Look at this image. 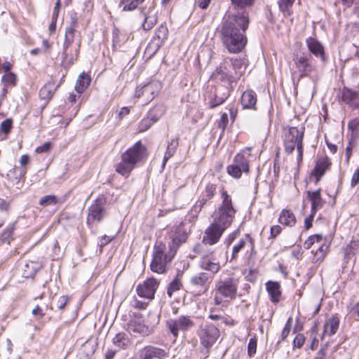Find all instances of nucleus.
I'll return each mask as SVG.
<instances>
[{
	"instance_id": "nucleus-1",
	"label": "nucleus",
	"mask_w": 359,
	"mask_h": 359,
	"mask_svg": "<svg viewBox=\"0 0 359 359\" xmlns=\"http://www.w3.org/2000/svg\"><path fill=\"white\" fill-rule=\"evenodd\" d=\"M248 24V15L245 12L224 17L219 33L224 46L229 53H240L245 47L248 39L245 34Z\"/></svg>"
},
{
	"instance_id": "nucleus-2",
	"label": "nucleus",
	"mask_w": 359,
	"mask_h": 359,
	"mask_svg": "<svg viewBox=\"0 0 359 359\" xmlns=\"http://www.w3.org/2000/svg\"><path fill=\"white\" fill-rule=\"evenodd\" d=\"M222 204L212 214V222L226 229L231 225L236 210L233 205L231 197L226 191L222 192Z\"/></svg>"
},
{
	"instance_id": "nucleus-3",
	"label": "nucleus",
	"mask_w": 359,
	"mask_h": 359,
	"mask_svg": "<svg viewBox=\"0 0 359 359\" xmlns=\"http://www.w3.org/2000/svg\"><path fill=\"white\" fill-rule=\"evenodd\" d=\"M78 26V18L76 13L71 15L69 25L65 29V41L62 49V62L67 66H71L74 61L77 60L79 53L80 42L74 49V53L69 52V48L72 46L74 40L76 28Z\"/></svg>"
},
{
	"instance_id": "nucleus-4",
	"label": "nucleus",
	"mask_w": 359,
	"mask_h": 359,
	"mask_svg": "<svg viewBox=\"0 0 359 359\" xmlns=\"http://www.w3.org/2000/svg\"><path fill=\"white\" fill-rule=\"evenodd\" d=\"M317 71L316 61L309 53L294 54L292 57V75L299 79L309 76Z\"/></svg>"
},
{
	"instance_id": "nucleus-5",
	"label": "nucleus",
	"mask_w": 359,
	"mask_h": 359,
	"mask_svg": "<svg viewBox=\"0 0 359 359\" xmlns=\"http://www.w3.org/2000/svg\"><path fill=\"white\" fill-rule=\"evenodd\" d=\"M165 245L162 243H156L154 246L153 259L150 264V269L153 272L158 273H165L167 264L171 261L173 255L164 253Z\"/></svg>"
},
{
	"instance_id": "nucleus-6",
	"label": "nucleus",
	"mask_w": 359,
	"mask_h": 359,
	"mask_svg": "<svg viewBox=\"0 0 359 359\" xmlns=\"http://www.w3.org/2000/svg\"><path fill=\"white\" fill-rule=\"evenodd\" d=\"M201 343L204 346L202 350L205 356L209 353V348L215 343L219 336V330L212 324L202 327L198 333Z\"/></svg>"
},
{
	"instance_id": "nucleus-7",
	"label": "nucleus",
	"mask_w": 359,
	"mask_h": 359,
	"mask_svg": "<svg viewBox=\"0 0 359 359\" xmlns=\"http://www.w3.org/2000/svg\"><path fill=\"white\" fill-rule=\"evenodd\" d=\"M238 287V280L228 277L220 280L216 285L217 293L224 298L232 300L236 297Z\"/></svg>"
},
{
	"instance_id": "nucleus-8",
	"label": "nucleus",
	"mask_w": 359,
	"mask_h": 359,
	"mask_svg": "<svg viewBox=\"0 0 359 359\" xmlns=\"http://www.w3.org/2000/svg\"><path fill=\"white\" fill-rule=\"evenodd\" d=\"M194 325V322L190 316H181L176 319H170L166 323V326L175 338L177 337L180 331H187Z\"/></svg>"
},
{
	"instance_id": "nucleus-9",
	"label": "nucleus",
	"mask_w": 359,
	"mask_h": 359,
	"mask_svg": "<svg viewBox=\"0 0 359 359\" xmlns=\"http://www.w3.org/2000/svg\"><path fill=\"white\" fill-rule=\"evenodd\" d=\"M29 158H20V166L15 165L13 170L7 174L8 182L13 187L19 189L24 183V175L26 172L25 166L29 163Z\"/></svg>"
},
{
	"instance_id": "nucleus-10",
	"label": "nucleus",
	"mask_w": 359,
	"mask_h": 359,
	"mask_svg": "<svg viewBox=\"0 0 359 359\" xmlns=\"http://www.w3.org/2000/svg\"><path fill=\"white\" fill-rule=\"evenodd\" d=\"M161 88V83L158 81H152L135 90V97H143V102H151L159 93Z\"/></svg>"
},
{
	"instance_id": "nucleus-11",
	"label": "nucleus",
	"mask_w": 359,
	"mask_h": 359,
	"mask_svg": "<svg viewBox=\"0 0 359 359\" xmlns=\"http://www.w3.org/2000/svg\"><path fill=\"white\" fill-rule=\"evenodd\" d=\"M168 27L165 25L161 24L158 26L156 30L154 36L149 43L146 49L147 51L151 55L155 54L168 39Z\"/></svg>"
},
{
	"instance_id": "nucleus-12",
	"label": "nucleus",
	"mask_w": 359,
	"mask_h": 359,
	"mask_svg": "<svg viewBox=\"0 0 359 359\" xmlns=\"http://www.w3.org/2000/svg\"><path fill=\"white\" fill-rule=\"evenodd\" d=\"M105 203L106 199L103 197H100L89 207L87 218V223L88 224L95 221L100 222L102 220L105 213Z\"/></svg>"
},
{
	"instance_id": "nucleus-13",
	"label": "nucleus",
	"mask_w": 359,
	"mask_h": 359,
	"mask_svg": "<svg viewBox=\"0 0 359 359\" xmlns=\"http://www.w3.org/2000/svg\"><path fill=\"white\" fill-rule=\"evenodd\" d=\"M168 357V350L153 345H148L140 350L138 359H167Z\"/></svg>"
},
{
	"instance_id": "nucleus-14",
	"label": "nucleus",
	"mask_w": 359,
	"mask_h": 359,
	"mask_svg": "<svg viewBox=\"0 0 359 359\" xmlns=\"http://www.w3.org/2000/svg\"><path fill=\"white\" fill-rule=\"evenodd\" d=\"M158 283L154 278H149L137 286L136 291L140 297L151 300L154 297V294L158 288Z\"/></svg>"
},
{
	"instance_id": "nucleus-15",
	"label": "nucleus",
	"mask_w": 359,
	"mask_h": 359,
	"mask_svg": "<svg viewBox=\"0 0 359 359\" xmlns=\"http://www.w3.org/2000/svg\"><path fill=\"white\" fill-rule=\"evenodd\" d=\"M331 162L329 158H318L316 161L315 166L310 173L309 179L317 184L326 171L330 169Z\"/></svg>"
},
{
	"instance_id": "nucleus-16",
	"label": "nucleus",
	"mask_w": 359,
	"mask_h": 359,
	"mask_svg": "<svg viewBox=\"0 0 359 359\" xmlns=\"http://www.w3.org/2000/svg\"><path fill=\"white\" fill-rule=\"evenodd\" d=\"M226 229L212 222L205 229L203 237V242L208 245L217 243Z\"/></svg>"
},
{
	"instance_id": "nucleus-17",
	"label": "nucleus",
	"mask_w": 359,
	"mask_h": 359,
	"mask_svg": "<svg viewBox=\"0 0 359 359\" xmlns=\"http://www.w3.org/2000/svg\"><path fill=\"white\" fill-rule=\"evenodd\" d=\"M140 15L144 18L142 27L145 31L151 29L157 23L158 16L154 13V6L140 8Z\"/></svg>"
},
{
	"instance_id": "nucleus-18",
	"label": "nucleus",
	"mask_w": 359,
	"mask_h": 359,
	"mask_svg": "<svg viewBox=\"0 0 359 359\" xmlns=\"http://www.w3.org/2000/svg\"><path fill=\"white\" fill-rule=\"evenodd\" d=\"M226 170L229 175L239 178L242 172H248L249 164L246 158H233V162L227 166Z\"/></svg>"
},
{
	"instance_id": "nucleus-19",
	"label": "nucleus",
	"mask_w": 359,
	"mask_h": 359,
	"mask_svg": "<svg viewBox=\"0 0 359 359\" xmlns=\"http://www.w3.org/2000/svg\"><path fill=\"white\" fill-rule=\"evenodd\" d=\"M212 75L216 79L227 82L229 84L232 83L236 80V76L225 60L215 69Z\"/></svg>"
},
{
	"instance_id": "nucleus-20",
	"label": "nucleus",
	"mask_w": 359,
	"mask_h": 359,
	"mask_svg": "<svg viewBox=\"0 0 359 359\" xmlns=\"http://www.w3.org/2000/svg\"><path fill=\"white\" fill-rule=\"evenodd\" d=\"M309 53L313 54L316 57H320L322 62H325L326 56L324 47L320 41L313 37H309L306 40Z\"/></svg>"
},
{
	"instance_id": "nucleus-21",
	"label": "nucleus",
	"mask_w": 359,
	"mask_h": 359,
	"mask_svg": "<svg viewBox=\"0 0 359 359\" xmlns=\"http://www.w3.org/2000/svg\"><path fill=\"white\" fill-rule=\"evenodd\" d=\"M230 91L226 86H219L216 88L214 97L209 102V107L211 109L223 104L229 97Z\"/></svg>"
},
{
	"instance_id": "nucleus-22",
	"label": "nucleus",
	"mask_w": 359,
	"mask_h": 359,
	"mask_svg": "<svg viewBox=\"0 0 359 359\" xmlns=\"http://www.w3.org/2000/svg\"><path fill=\"white\" fill-rule=\"evenodd\" d=\"M172 243L170 245V250L175 252L177 248L187 238V233H185L183 226L181 225L174 227L171 233Z\"/></svg>"
},
{
	"instance_id": "nucleus-23",
	"label": "nucleus",
	"mask_w": 359,
	"mask_h": 359,
	"mask_svg": "<svg viewBox=\"0 0 359 359\" xmlns=\"http://www.w3.org/2000/svg\"><path fill=\"white\" fill-rule=\"evenodd\" d=\"M212 280V275L205 272H200L191 278L190 283L195 287H201L206 290Z\"/></svg>"
},
{
	"instance_id": "nucleus-24",
	"label": "nucleus",
	"mask_w": 359,
	"mask_h": 359,
	"mask_svg": "<svg viewBox=\"0 0 359 359\" xmlns=\"http://www.w3.org/2000/svg\"><path fill=\"white\" fill-rule=\"evenodd\" d=\"M250 244L251 248V254H255V242L252 237L249 234H246L245 238H241L238 243L235 244L232 248L231 259H236L238 254L244 247L248 244Z\"/></svg>"
},
{
	"instance_id": "nucleus-25",
	"label": "nucleus",
	"mask_w": 359,
	"mask_h": 359,
	"mask_svg": "<svg viewBox=\"0 0 359 359\" xmlns=\"http://www.w3.org/2000/svg\"><path fill=\"white\" fill-rule=\"evenodd\" d=\"M343 101L354 108H359V91L344 88L342 91Z\"/></svg>"
},
{
	"instance_id": "nucleus-26",
	"label": "nucleus",
	"mask_w": 359,
	"mask_h": 359,
	"mask_svg": "<svg viewBox=\"0 0 359 359\" xmlns=\"http://www.w3.org/2000/svg\"><path fill=\"white\" fill-rule=\"evenodd\" d=\"M199 266L203 270L208 271V273L212 276L220 269L219 263L210 259L208 256L201 258L199 262Z\"/></svg>"
},
{
	"instance_id": "nucleus-27",
	"label": "nucleus",
	"mask_w": 359,
	"mask_h": 359,
	"mask_svg": "<svg viewBox=\"0 0 359 359\" xmlns=\"http://www.w3.org/2000/svg\"><path fill=\"white\" fill-rule=\"evenodd\" d=\"M137 158H121V162L116 164V170L122 175H128L135 167Z\"/></svg>"
},
{
	"instance_id": "nucleus-28",
	"label": "nucleus",
	"mask_w": 359,
	"mask_h": 359,
	"mask_svg": "<svg viewBox=\"0 0 359 359\" xmlns=\"http://www.w3.org/2000/svg\"><path fill=\"white\" fill-rule=\"evenodd\" d=\"M128 330L142 335H148L149 333V327L140 318L130 320L128 324Z\"/></svg>"
},
{
	"instance_id": "nucleus-29",
	"label": "nucleus",
	"mask_w": 359,
	"mask_h": 359,
	"mask_svg": "<svg viewBox=\"0 0 359 359\" xmlns=\"http://www.w3.org/2000/svg\"><path fill=\"white\" fill-rule=\"evenodd\" d=\"M241 102L243 109H255L257 95L253 90H247L243 92Z\"/></svg>"
},
{
	"instance_id": "nucleus-30",
	"label": "nucleus",
	"mask_w": 359,
	"mask_h": 359,
	"mask_svg": "<svg viewBox=\"0 0 359 359\" xmlns=\"http://www.w3.org/2000/svg\"><path fill=\"white\" fill-rule=\"evenodd\" d=\"M307 195L311 202V212L315 214L325 203L320 196V189L314 191H308Z\"/></svg>"
},
{
	"instance_id": "nucleus-31",
	"label": "nucleus",
	"mask_w": 359,
	"mask_h": 359,
	"mask_svg": "<svg viewBox=\"0 0 359 359\" xmlns=\"http://www.w3.org/2000/svg\"><path fill=\"white\" fill-rule=\"evenodd\" d=\"M339 318L337 316H332L324 324L323 334L329 336L336 334L339 326Z\"/></svg>"
},
{
	"instance_id": "nucleus-32",
	"label": "nucleus",
	"mask_w": 359,
	"mask_h": 359,
	"mask_svg": "<svg viewBox=\"0 0 359 359\" xmlns=\"http://www.w3.org/2000/svg\"><path fill=\"white\" fill-rule=\"evenodd\" d=\"M266 290L270 295L271 301L277 303L280 301L281 292L280 285L278 282L269 281L266 284Z\"/></svg>"
},
{
	"instance_id": "nucleus-33",
	"label": "nucleus",
	"mask_w": 359,
	"mask_h": 359,
	"mask_svg": "<svg viewBox=\"0 0 359 359\" xmlns=\"http://www.w3.org/2000/svg\"><path fill=\"white\" fill-rule=\"evenodd\" d=\"M216 191V185L213 184H208L205 187L203 198L197 202L195 208H199V210L205 205L206 202L211 199Z\"/></svg>"
},
{
	"instance_id": "nucleus-34",
	"label": "nucleus",
	"mask_w": 359,
	"mask_h": 359,
	"mask_svg": "<svg viewBox=\"0 0 359 359\" xmlns=\"http://www.w3.org/2000/svg\"><path fill=\"white\" fill-rule=\"evenodd\" d=\"M124 155L126 157H144L147 155L146 148L142 144L140 141L136 142L134 146L126 150ZM122 157H125L122 156Z\"/></svg>"
},
{
	"instance_id": "nucleus-35",
	"label": "nucleus",
	"mask_w": 359,
	"mask_h": 359,
	"mask_svg": "<svg viewBox=\"0 0 359 359\" xmlns=\"http://www.w3.org/2000/svg\"><path fill=\"white\" fill-rule=\"evenodd\" d=\"M304 130V128H302V130H299L296 127H290L285 133V142H297V143L302 142Z\"/></svg>"
},
{
	"instance_id": "nucleus-36",
	"label": "nucleus",
	"mask_w": 359,
	"mask_h": 359,
	"mask_svg": "<svg viewBox=\"0 0 359 359\" xmlns=\"http://www.w3.org/2000/svg\"><path fill=\"white\" fill-rule=\"evenodd\" d=\"M91 82V78L90 76L83 72L81 74L76 81V85H75V90L79 93H83L86 88L90 85Z\"/></svg>"
},
{
	"instance_id": "nucleus-37",
	"label": "nucleus",
	"mask_w": 359,
	"mask_h": 359,
	"mask_svg": "<svg viewBox=\"0 0 359 359\" xmlns=\"http://www.w3.org/2000/svg\"><path fill=\"white\" fill-rule=\"evenodd\" d=\"M113 343L120 348L126 349L130 345L128 335L125 332H120L116 334L113 339Z\"/></svg>"
},
{
	"instance_id": "nucleus-38",
	"label": "nucleus",
	"mask_w": 359,
	"mask_h": 359,
	"mask_svg": "<svg viewBox=\"0 0 359 359\" xmlns=\"http://www.w3.org/2000/svg\"><path fill=\"white\" fill-rule=\"evenodd\" d=\"M285 151L287 155H290L292 151L297 149V157H302L303 146L302 142L297 143V142H284Z\"/></svg>"
},
{
	"instance_id": "nucleus-39",
	"label": "nucleus",
	"mask_w": 359,
	"mask_h": 359,
	"mask_svg": "<svg viewBox=\"0 0 359 359\" xmlns=\"http://www.w3.org/2000/svg\"><path fill=\"white\" fill-rule=\"evenodd\" d=\"M278 221L282 224L290 226L294 225L296 223V219L294 214L288 210H282L278 218Z\"/></svg>"
},
{
	"instance_id": "nucleus-40",
	"label": "nucleus",
	"mask_w": 359,
	"mask_h": 359,
	"mask_svg": "<svg viewBox=\"0 0 359 359\" xmlns=\"http://www.w3.org/2000/svg\"><path fill=\"white\" fill-rule=\"evenodd\" d=\"M144 0H120L119 6L123 11H133L142 5Z\"/></svg>"
},
{
	"instance_id": "nucleus-41",
	"label": "nucleus",
	"mask_w": 359,
	"mask_h": 359,
	"mask_svg": "<svg viewBox=\"0 0 359 359\" xmlns=\"http://www.w3.org/2000/svg\"><path fill=\"white\" fill-rule=\"evenodd\" d=\"M224 60L231 68L233 74L237 77L241 74L240 70L243 66V60L241 58H226Z\"/></svg>"
},
{
	"instance_id": "nucleus-42",
	"label": "nucleus",
	"mask_w": 359,
	"mask_h": 359,
	"mask_svg": "<svg viewBox=\"0 0 359 359\" xmlns=\"http://www.w3.org/2000/svg\"><path fill=\"white\" fill-rule=\"evenodd\" d=\"M165 109L163 106L158 105L152 108L147 114V116L154 123L157 122L164 114Z\"/></svg>"
},
{
	"instance_id": "nucleus-43",
	"label": "nucleus",
	"mask_w": 359,
	"mask_h": 359,
	"mask_svg": "<svg viewBox=\"0 0 359 359\" xmlns=\"http://www.w3.org/2000/svg\"><path fill=\"white\" fill-rule=\"evenodd\" d=\"M60 202V199L55 195H46L41 198L39 205L42 207L53 206Z\"/></svg>"
},
{
	"instance_id": "nucleus-44",
	"label": "nucleus",
	"mask_w": 359,
	"mask_h": 359,
	"mask_svg": "<svg viewBox=\"0 0 359 359\" xmlns=\"http://www.w3.org/2000/svg\"><path fill=\"white\" fill-rule=\"evenodd\" d=\"M359 246L358 241H351L344 248V258L346 261L355 255Z\"/></svg>"
},
{
	"instance_id": "nucleus-45",
	"label": "nucleus",
	"mask_w": 359,
	"mask_h": 359,
	"mask_svg": "<svg viewBox=\"0 0 359 359\" xmlns=\"http://www.w3.org/2000/svg\"><path fill=\"white\" fill-rule=\"evenodd\" d=\"M39 264L34 262H29L25 264L24 276L26 278L34 276L39 269Z\"/></svg>"
},
{
	"instance_id": "nucleus-46",
	"label": "nucleus",
	"mask_w": 359,
	"mask_h": 359,
	"mask_svg": "<svg viewBox=\"0 0 359 359\" xmlns=\"http://www.w3.org/2000/svg\"><path fill=\"white\" fill-rule=\"evenodd\" d=\"M178 146V140L177 138L172 139L168 142L167 150L164 157H172L176 153Z\"/></svg>"
},
{
	"instance_id": "nucleus-47",
	"label": "nucleus",
	"mask_w": 359,
	"mask_h": 359,
	"mask_svg": "<svg viewBox=\"0 0 359 359\" xmlns=\"http://www.w3.org/2000/svg\"><path fill=\"white\" fill-rule=\"evenodd\" d=\"M323 241V236L320 234L313 235L304 242V248L310 249L316 243H319Z\"/></svg>"
},
{
	"instance_id": "nucleus-48",
	"label": "nucleus",
	"mask_w": 359,
	"mask_h": 359,
	"mask_svg": "<svg viewBox=\"0 0 359 359\" xmlns=\"http://www.w3.org/2000/svg\"><path fill=\"white\" fill-rule=\"evenodd\" d=\"M182 283L180 280L176 277L169 285L167 290V293L169 297H172L174 292L177 291L180 289Z\"/></svg>"
},
{
	"instance_id": "nucleus-49",
	"label": "nucleus",
	"mask_w": 359,
	"mask_h": 359,
	"mask_svg": "<svg viewBox=\"0 0 359 359\" xmlns=\"http://www.w3.org/2000/svg\"><path fill=\"white\" fill-rule=\"evenodd\" d=\"M16 80V76L11 72L6 73L2 77V81L5 86H15Z\"/></svg>"
},
{
	"instance_id": "nucleus-50",
	"label": "nucleus",
	"mask_w": 359,
	"mask_h": 359,
	"mask_svg": "<svg viewBox=\"0 0 359 359\" xmlns=\"http://www.w3.org/2000/svg\"><path fill=\"white\" fill-rule=\"evenodd\" d=\"M294 0H279L278 6L280 10L283 13H289L292 7Z\"/></svg>"
},
{
	"instance_id": "nucleus-51",
	"label": "nucleus",
	"mask_w": 359,
	"mask_h": 359,
	"mask_svg": "<svg viewBox=\"0 0 359 359\" xmlns=\"http://www.w3.org/2000/svg\"><path fill=\"white\" fill-rule=\"evenodd\" d=\"M154 123L147 116L144 118L139 124V131L144 132L147 130Z\"/></svg>"
},
{
	"instance_id": "nucleus-52",
	"label": "nucleus",
	"mask_w": 359,
	"mask_h": 359,
	"mask_svg": "<svg viewBox=\"0 0 359 359\" xmlns=\"http://www.w3.org/2000/svg\"><path fill=\"white\" fill-rule=\"evenodd\" d=\"M13 121L11 118H6L4 120L0 126V132L7 135L10 133L11 129L12 128Z\"/></svg>"
},
{
	"instance_id": "nucleus-53",
	"label": "nucleus",
	"mask_w": 359,
	"mask_h": 359,
	"mask_svg": "<svg viewBox=\"0 0 359 359\" xmlns=\"http://www.w3.org/2000/svg\"><path fill=\"white\" fill-rule=\"evenodd\" d=\"M359 126V121L357 119H353L348 124V128L351 130V137H355L357 138L358 135V128Z\"/></svg>"
},
{
	"instance_id": "nucleus-54",
	"label": "nucleus",
	"mask_w": 359,
	"mask_h": 359,
	"mask_svg": "<svg viewBox=\"0 0 359 359\" xmlns=\"http://www.w3.org/2000/svg\"><path fill=\"white\" fill-rule=\"evenodd\" d=\"M254 1L255 0H231L233 6L241 8L251 6L254 4Z\"/></svg>"
},
{
	"instance_id": "nucleus-55",
	"label": "nucleus",
	"mask_w": 359,
	"mask_h": 359,
	"mask_svg": "<svg viewBox=\"0 0 359 359\" xmlns=\"http://www.w3.org/2000/svg\"><path fill=\"white\" fill-rule=\"evenodd\" d=\"M357 145V138L355 137H350L348 140V145L346 148V157H350L351 155L352 149L356 147Z\"/></svg>"
},
{
	"instance_id": "nucleus-56",
	"label": "nucleus",
	"mask_w": 359,
	"mask_h": 359,
	"mask_svg": "<svg viewBox=\"0 0 359 359\" xmlns=\"http://www.w3.org/2000/svg\"><path fill=\"white\" fill-rule=\"evenodd\" d=\"M305 341V337L302 334H298L293 340L294 347L300 348L302 347Z\"/></svg>"
},
{
	"instance_id": "nucleus-57",
	"label": "nucleus",
	"mask_w": 359,
	"mask_h": 359,
	"mask_svg": "<svg viewBox=\"0 0 359 359\" xmlns=\"http://www.w3.org/2000/svg\"><path fill=\"white\" fill-rule=\"evenodd\" d=\"M39 95L42 99H50L53 96V93L48 89L47 86H44L39 91Z\"/></svg>"
},
{
	"instance_id": "nucleus-58",
	"label": "nucleus",
	"mask_w": 359,
	"mask_h": 359,
	"mask_svg": "<svg viewBox=\"0 0 359 359\" xmlns=\"http://www.w3.org/2000/svg\"><path fill=\"white\" fill-rule=\"evenodd\" d=\"M256 348H257V341H256V339L251 338L248 343V355L250 357L253 356L255 354Z\"/></svg>"
},
{
	"instance_id": "nucleus-59",
	"label": "nucleus",
	"mask_w": 359,
	"mask_h": 359,
	"mask_svg": "<svg viewBox=\"0 0 359 359\" xmlns=\"http://www.w3.org/2000/svg\"><path fill=\"white\" fill-rule=\"evenodd\" d=\"M51 144H51L50 142H45L43 144H42L41 146L38 147L36 149V152L37 154L46 153L47 151H48L50 149Z\"/></svg>"
},
{
	"instance_id": "nucleus-60",
	"label": "nucleus",
	"mask_w": 359,
	"mask_h": 359,
	"mask_svg": "<svg viewBox=\"0 0 359 359\" xmlns=\"http://www.w3.org/2000/svg\"><path fill=\"white\" fill-rule=\"evenodd\" d=\"M68 302V297L67 296H61L58 298L56 304V306L59 310L65 309Z\"/></svg>"
},
{
	"instance_id": "nucleus-61",
	"label": "nucleus",
	"mask_w": 359,
	"mask_h": 359,
	"mask_svg": "<svg viewBox=\"0 0 359 359\" xmlns=\"http://www.w3.org/2000/svg\"><path fill=\"white\" fill-rule=\"evenodd\" d=\"M9 207V203L4 199L0 198V211L1 215L5 216L7 215V210Z\"/></svg>"
},
{
	"instance_id": "nucleus-62",
	"label": "nucleus",
	"mask_w": 359,
	"mask_h": 359,
	"mask_svg": "<svg viewBox=\"0 0 359 359\" xmlns=\"http://www.w3.org/2000/svg\"><path fill=\"white\" fill-rule=\"evenodd\" d=\"M282 231V228L279 225H274L271 227L270 237L276 238Z\"/></svg>"
},
{
	"instance_id": "nucleus-63",
	"label": "nucleus",
	"mask_w": 359,
	"mask_h": 359,
	"mask_svg": "<svg viewBox=\"0 0 359 359\" xmlns=\"http://www.w3.org/2000/svg\"><path fill=\"white\" fill-rule=\"evenodd\" d=\"M229 119L228 116L226 113H223L220 117L219 121V127L222 128L223 130L225 129V128L227 126Z\"/></svg>"
},
{
	"instance_id": "nucleus-64",
	"label": "nucleus",
	"mask_w": 359,
	"mask_h": 359,
	"mask_svg": "<svg viewBox=\"0 0 359 359\" xmlns=\"http://www.w3.org/2000/svg\"><path fill=\"white\" fill-rule=\"evenodd\" d=\"M359 183V168H358L353 173L351 181V185L352 187H355Z\"/></svg>"
}]
</instances>
